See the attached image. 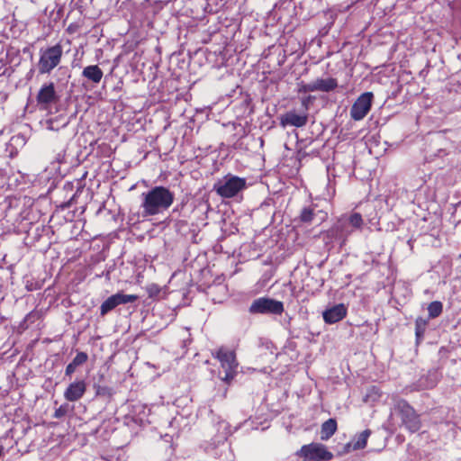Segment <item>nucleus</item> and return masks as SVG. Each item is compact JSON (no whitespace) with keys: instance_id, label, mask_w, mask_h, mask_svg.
<instances>
[{"instance_id":"obj_1","label":"nucleus","mask_w":461,"mask_h":461,"mask_svg":"<svg viewBox=\"0 0 461 461\" xmlns=\"http://www.w3.org/2000/svg\"><path fill=\"white\" fill-rule=\"evenodd\" d=\"M140 207L144 216H154L167 211L174 203L175 194L168 188L159 185L142 193Z\"/></svg>"},{"instance_id":"obj_2","label":"nucleus","mask_w":461,"mask_h":461,"mask_svg":"<svg viewBox=\"0 0 461 461\" xmlns=\"http://www.w3.org/2000/svg\"><path fill=\"white\" fill-rule=\"evenodd\" d=\"M364 225L362 215L359 212H351L341 215L330 230V236L344 244L348 238L355 231L360 230Z\"/></svg>"},{"instance_id":"obj_3","label":"nucleus","mask_w":461,"mask_h":461,"mask_svg":"<svg viewBox=\"0 0 461 461\" xmlns=\"http://www.w3.org/2000/svg\"><path fill=\"white\" fill-rule=\"evenodd\" d=\"M212 354L220 362L221 369L218 377L225 384H230L238 374L239 363L235 352L221 347Z\"/></svg>"},{"instance_id":"obj_4","label":"nucleus","mask_w":461,"mask_h":461,"mask_svg":"<svg viewBox=\"0 0 461 461\" xmlns=\"http://www.w3.org/2000/svg\"><path fill=\"white\" fill-rule=\"evenodd\" d=\"M63 55L61 45L56 44L46 49H41L40 59L38 62V71L40 74H50L55 68H57Z\"/></svg>"},{"instance_id":"obj_5","label":"nucleus","mask_w":461,"mask_h":461,"mask_svg":"<svg viewBox=\"0 0 461 461\" xmlns=\"http://www.w3.org/2000/svg\"><path fill=\"white\" fill-rule=\"evenodd\" d=\"M246 187V179L236 176L228 175L222 180L214 185L216 193L224 198H231L237 195Z\"/></svg>"},{"instance_id":"obj_6","label":"nucleus","mask_w":461,"mask_h":461,"mask_svg":"<svg viewBox=\"0 0 461 461\" xmlns=\"http://www.w3.org/2000/svg\"><path fill=\"white\" fill-rule=\"evenodd\" d=\"M395 410L401 416L402 425L410 432L414 433L420 429V420L419 415L405 400H398L395 403Z\"/></svg>"},{"instance_id":"obj_7","label":"nucleus","mask_w":461,"mask_h":461,"mask_svg":"<svg viewBox=\"0 0 461 461\" xmlns=\"http://www.w3.org/2000/svg\"><path fill=\"white\" fill-rule=\"evenodd\" d=\"M249 312L251 314L281 315L284 312V303L269 297H260L252 302Z\"/></svg>"},{"instance_id":"obj_8","label":"nucleus","mask_w":461,"mask_h":461,"mask_svg":"<svg viewBox=\"0 0 461 461\" xmlns=\"http://www.w3.org/2000/svg\"><path fill=\"white\" fill-rule=\"evenodd\" d=\"M296 455L305 461H330L333 458V454L321 443L303 445Z\"/></svg>"},{"instance_id":"obj_9","label":"nucleus","mask_w":461,"mask_h":461,"mask_svg":"<svg viewBox=\"0 0 461 461\" xmlns=\"http://www.w3.org/2000/svg\"><path fill=\"white\" fill-rule=\"evenodd\" d=\"M374 95L371 92L363 93L355 101L350 109V116L355 121L363 120L369 113Z\"/></svg>"},{"instance_id":"obj_10","label":"nucleus","mask_w":461,"mask_h":461,"mask_svg":"<svg viewBox=\"0 0 461 461\" xmlns=\"http://www.w3.org/2000/svg\"><path fill=\"white\" fill-rule=\"evenodd\" d=\"M36 100L41 110H48L51 105L58 103L59 96L55 90L54 84L50 82L42 85L37 94Z\"/></svg>"},{"instance_id":"obj_11","label":"nucleus","mask_w":461,"mask_h":461,"mask_svg":"<svg viewBox=\"0 0 461 461\" xmlns=\"http://www.w3.org/2000/svg\"><path fill=\"white\" fill-rule=\"evenodd\" d=\"M138 296L134 294H125L123 293H117L109 296L100 306V313L104 316L109 312L116 308L118 305L134 303L137 301Z\"/></svg>"},{"instance_id":"obj_12","label":"nucleus","mask_w":461,"mask_h":461,"mask_svg":"<svg viewBox=\"0 0 461 461\" xmlns=\"http://www.w3.org/2000/svg\"><path fill=\"white\" fill-rule=\"evenodd\" d=\"M45 16H48L54 22L60 19L62 7L57 3V0H30Z\"/></svg>"},{"instance_id":"obj_13","label":"nucleus","mask_w":461,"mask_h":461,"mask_svg":"<svg viewBox=\"0 0 461 461\" xmlns=\"http://www.w3.org/2000/svg\"><path fill=\"white\" fill-rule=\"evenodd\" d=\"M86 391V383L85 380H76L69 384L64 392V398L68 402H77L80 400Z\"/></svg>"},{"instance_id":"obj_14","label":"nucleus","mask_w":461,"mask_h":461,"mask_svg":"<svg viewBox=\"0 0 461 461\" xmlns=\"http://www.w3.org/2000/svg\"><path fill=\"white\" fill-rule=\"evenodd\" d=\"M346 315L347 307L343 303L336 304L325 310L322 313L324 321L329 324H333L341 321L346 317Z\"/></svg>"},{"instance_id":"obj_15","label":"nucleus","mask_w":461,"mask_h":461,"mask_svg":"<svg viewBox=\"0 0 461 461\" xmlns=\"http://www.w3.org/2000/svg\"><path fill=\"white\" fill-rule=\"evenodd\" d=\"M308 122L307 114H298L294 111H290L281 117V125L285 127L287 125L294 127H303Z\"/></svg>"},{"instance_id":"obj_16","label":"nucleus","mask_w":461,"mask_h":461,"mask_svg":"<svg viewBox=\"0 0 461 461\" xmlns=\"http://www.w3.org/2000/svg\"><path fill=\"white\" fill-rule=\"evenodd\" d=\"M314 92L329 93L338 87V81L334 77H318L312 80Z\"/></svg>"},{"instance_id":"obj_17","label":"nucleus","mask_w":461,"mask_h":461,"mask_svg":"<svg viewBox=\"0 0 461 461\" xmlns=\"http://www.w3.org/2000/svg\"><path fill=\"white\" fill-rule=\"evenodd\" d=\"M103 76V70L97 65L87 66L82 71V77L95 85L101 82Z\"/></svg>"},{"instance_id":"obj_18","label":"nucleus","mask_w":461,"mask_h":461,"mask_svg":"<svg viewBox=\"0 0 461 461\" xmlns=\"http://www.w3.org/2000/svg\"><path fill=\"white\" fill-rule=\"evenodd\" d=\"M337 430V421L335 419H329L321 425V440H328L331 438Z\"/></svg>"},{"instance_id":"obj_19","label":"nucleus","mask_w":461,"mask_h":461,"mask_svg":"<svg viewBox=\"0 0 461 461\" xmlns=\"http://www.w3.org/2000/svg\"><path fill=\"white\" fill-rule=\"evenodd\" d=\"M438 383L436 372H429L428 375L421 377L416 387V390H427L433 388Z\"/></svg>"},{"instance_id":"obj_20","label":"nucleus","mask_w":461,"mask_h":461,"mask_svg":"<svg viewBox=\"0 0 461 461\" xmlns=\"http://www.w3.org/2000/svg\"><path fill=\"white\" fill-rule=\"evenodd\" d=\"M370 430L366 429L362 431L360 434L357 436V438L352 442V447L354 450L362 449L366 447L367 443V438L370 436Z\"/></svg>"},{"instance_id":"obj_21","label":"nucleus","mask_w":461,"mask_h":461,"mask_svg":"<svg viewBox=\"0 0 461 461\" xmlns=\"http://www.w3.org/2000/svg\"><path fill=\"white\" fill-rule=\"evenodd\" d=\"M443 311V304L439 301H434L428 306L429 316L431 319L438 317Z\"/></svg>"},{"instance_id":"obj_22","label":"nucleus","mask_w":461,"mask_h":461,"mask_svg":"<svg viewBox=\"0 0 461 461\" xmlns=\"http://www.w3.org/2000/svg\"><path fill=\"white\" fill-rule=\"evenodd\" d=\"M314 214V208L304 207L301 212L300 220L304 223H311L313 221Z\"/></svg>"},{"instance_id":"obj_23","label":"nucleus","mask_w":461,"mask_h":461,"mask_svg":"<svg viewBox=\"0 0 461 461\" xmlns=\"http://www.w3.org/2000/svg\"><path fill=\"white\" fill-rule=\"evenodd\" d=\"M72 411L73 408L68 403H63L58 409L55 410L54 417L57 419H60Z\"/></svg>"},{"instance_id":"obj_24","label":"nucleus","mask_w":461,"mask_h":461,"mask_svg":"<svg viewBox=\"0 0 461 461\" xmlns=\"http://www.w3.org/2000/svg\"><path fill=\"white\" fill-rule=\"evenodd\" d=\"M88 359V356L85 352H78L76 357L71 361L73 365H76L77 366H79L83 364H85Z\"/></svg>"},{"instance_id":"obj_25","label":"nucleus","mask_w":461,"mask_h":461,"mask_svg":"<svg viewBox=\"0 0 461 461\" xmlns=\"http://www.w3.org/2000/svg\"><path fill=\"white\" fill-rule=\"evenodd\" d=\"M149 297H157L160 293V287L158 285L151 284L147 287Z\"/></svg>"},{"instance_id":"obj_26","label":"nucleus","mask_w":461,"mask_h":461,"mask_svg":"<svg viewBox=\"0 0 461 461\" xmlns=\"http://www.w3.org/2000/svg\"><path fill=\"white\" fill-rule=\"evenodd\" d=\"M299 92L300 93H309L314 92L312 81L310 83H301L299 84Z\"/></svg>"},{"instance_id":"obj_27","label":"nucleus","mask_w":461,"mask_h":461,"mask_svg":"<svg viewBox=\"0 0 461 461\" xmlns=\"http://www.w3.org/2000/svg\"><path fill=\"white\" fill-rule=\"evenodd\" d=\"M77 366L76 365H73L72 362H70L67 366H66V370H65V375L67 376H71L75 371H76V368Z\"/></svg>"},{"instance_id":"obj_28","label":"nucleus","mask_w":461,"mask_h":461,"mask_svg":"<svg viewBox=\"0 0 461 461\" xmlns=\"http://www.w3.org/2000/svg\"><path fill=\"white\" fill-rule=\"evenodd\" d=\"M230 434V432H226L224 435L221 436L220 438L218 439V442H222V444L225 443L226 439H227V435Z\"/></svg>"},{"instance_id":"obj_29","label":"nucleus","mask_w":461,"mask_h":461,"mask_svg":"<svg viewBox=\"0 0 461 461\" xmlns=\"http://www.w3.org/2000/svg\"><path fill=\"white\" fill-rule=\"evenodd\" d=\"M220 427L223 428L224 429H226L227 427H228V424L226 422H221V423H220Z\"/></svg>"},{"instance_id":"obj_30","label":"nucleus","mask_w":461,"mask_h":461,"mask_svg":"<svg viewBox=\"0 0 461 461\" xmlns=\"http://www.w3.org/2000/svg\"><path fill=\"white\" fill-rule=\"evenodd\" d=\"M49 123H50L49 128H50V129H54V127H53V125H52V124H53V122H52V121H50V122H49Z\"/></svg>"},{"instance_id":"obj_31","label":"nucleus","mask_w":461,"mask_h":461,"mask_svg":"<svg viewBox=\"0 0 461 461\" xmlns=\"http://www.w3.org/2000/svg\"><path fill=\"white\" fill-rule=\"evenodd\" d=\"M68 124V121L63 122L62 127H65Z\"/></svg>"},{"instance_id":"obj_32","label":"nucleus","mask_w":461,"mask_h":461,"mask_svg":"<svg viewBox=\"0 0 461 461\" xmlns=\"http://www.w3.org/2000/svg\"><path fill=\"white\" fill-rule=\"evenodd\" d=\"M2 66H3V64H2V62H0V67H2Z\"/></svg>"}]
</instances>
